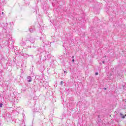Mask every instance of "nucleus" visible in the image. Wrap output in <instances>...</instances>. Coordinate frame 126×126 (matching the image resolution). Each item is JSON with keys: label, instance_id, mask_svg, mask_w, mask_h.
Here are the masks:
<instances>
[{"label": "nucleus", "instance_id": "obj_1", "mask_svg": "<svg viewBox=\"0 0 126 126\" xmlns=\"http://www.w3.org/2000/svg\"><path fill=\"white\" fill-rule=\"evenodd\" d=\"M43 36L40 37V40H42V42H43L44 45L41 47H39L38 48V52H40V56H42V54L44 53L45 52V47L44 46H45L46 44H45V41L44 40H45V38H46V35L43 34H42Z\"/></svg>", "mask_w": 126, "mask_h": 126}, {"label": "nucleus", "instance_id": "obj_2", "mask_svg": "<svg viewBox=\"0 0 126 126\" xmlns=\"http://www.w3.org/2000/svg\"><path fill=\"white\" fill-rule=\"evenodd\" d=\"M35 42V40H32V41L30 40H28L26 42H24L23 41H22L21 43V45H28V44H34V43Z\"/></svg>", "mask_w": 126, "mask_h": 126}, {"label": "nucleus", "instance_id": "obj_3", "mask_svg": "<svg viewBox=\"0 0 126 126\" xmlns=\"http://www.w3.org/2000/svg\"><path fill=\"white\" fill-rule=\"evenodd\" d=\"M49 55H47V53L46 52V51L45 52H43L42 54V56L40 55V58H42V57H44V59L43 60H44L45 61H46V60H48V56Z\"/></svg>", "mask_w": 126, "mask_h": 126}, {"label": "nucleus", "instance_id": "obj_4", "mask_svg": "<svg viewBox=\"0 0 126 126\" xmlns=\"http://www.w3.org/2000/svg\"><path fill=\"white\" fill-rule=\"evenodd\" d=\"M29 31L30 32H31V33H34V32L36 31V30L35 29V26H31V28L29 29Z\"/></svg>", "mask_w": 126, "mask_h": 126}, {"label": "nucleus", "instance_id": "obj_5", "mask_svg": "<svg viewBox=\"0 0 126 126\" xmlns=\"http://www.w3.org/2000/svg\"><path fill=\"white\" fill-rule=\"evenodd\" d=\"M27 80L28 82H32V78L30 76H28L27 77Z\"/></svg>", "mask_w": 126, "mask_h": 126}, {"label": "nucleus", "instance_id": "obj_6", "mask_svg": "<svg viewBox=\"0 0 126 126\" xmlns=\"http://www.w3.org/2000/svg\"><path fill=\"white\" fill-rule=\"evenodd\" d=\"M120 116L122 119H125L126 117V114L125 115H124L122 113H120Z\"/></svg>", "mask_w": 126, "mask_h": 126}, {"label": "nucleus", "instance_id": "obj_7", "mask_svg": "<svg viewBox=\"0 0 126 126\" xmlns=\"http://www.w3.org/2000/svg\"><path fill=\"white\" fill-rule=\"evenodd\" d=\"M2 103H0V108H2Z\"/></svg>", "mask_w": 126, "mask_h": 126}, {"label": "nucleus", "instance_id": "obj_8", "mask_svg": "<svg viewBox=\"0 0 126 126\" xmlns=\"http://www.w3.org/2000/svg\"><path fill=\"white\" fill-rule=\"evenodd\" d=\"M9 37L10 38H9V39H8V41H10V40H11V37L9 35Z\"/></svg>", "mask_w": 126, "mask_h": 126}, {"label": "nucleus", "instance_id": "obj_9", "mask_svg": "<svg viewBox=\"0 0 126 126\" xmlns=\"http://www.w3.org/2000/svg\"><path fill=\"white\" fill-rule=\"evenodd\" d=\"M95 75H98V72H95Z\"/></svg>", "mask_w": 126, "mask_h": 126}, {"label": "nucleus", "instance_id": "obj_10", "mask_svg": "<svg viewBox=\"0 0 126 126\" xmlns=\"http://www.w3.org/2000/svg\"><path fill=\"white\" fill-rule=\"evenodd\" d=\"M61 85H63V81H61Z\"/></svg>", "mask_w": 126, "mask_h": 126}, {"label": "nucleus", "instance_id": "obj_11", "mask_svg": "<svg viewBox=\"0 0 126 126\" xmlns=\"http://www.w3.org/2000/svg\"><path fill=\"white\" fill-rule=\"evenodd\" d=\"M64 73H67V72H66L65 71H64Z\"/></svg>", "mask_w": 126, "mask_h": 126}, {"label": "nucleus", "instance_id": "obj_12", "mask_svg": "<svg viewBox=\"0 0 126 126\" xmlns=\"http://www.w3.org/2000/svg\"><path fill=\"white\" fill-rule=\"evenodd\" d=\"M72 62H73V63H74V59H73V60H72Z\"/></svg>", "mask_w": 126, "mask_h": 126}, {"label": "nucleus", "instance_id": "obj_13", "mask_svg": "<svg viewBox=\"0 0 126 126\" xmlns=\"http://www.w3.org/2000/svg\"><path fill=\"white\" fill-rule=\"evenodd\" d=\"M102 63H105V61H103V62H102Z\"/></svg>", "mask_w": 126, "mask_h": 126}, {"label": "nucleus", "instance_id": "obj_14", "mask_svg": "<svg viewBox=\"0 0 126 126\" xmlns=\"http://www.w3.org/2000/svg\"><path fill=\"white\" fill-rule=\"evenodd\" d=\"M72 59H74V56H72Z\"/></svg>", "mask_w": 126, "mask_h": 126}, {"label": "nucleus", "instance_id": "obj_15", "mask_svg": "<svg viewBox=\"0 0 126 126\" xmlns=\"http://www.w3.org/2000/svg\"><path fill=\"white\" fill-rule=\"evenodd\" d=\"M3 14H4V13H3V12H2V14L3 15Z\"/></svg>", "mask_w": 126, "mask_h": 126}, {"label": "nucleus", "instance_id": "obj_16", "mask_svg": "<svg viewBox=\"0 0 126 126\" xmlns=\"http://www.w3.org/2000/svg\"><path fill=\"white\" fill-rule=\"evenodd\" d=\"M107 89L106 88H104V90H106Z\"/></svg>", "mask_w": 126, "mask_h": 126}, {"label": "nucleus", "instance_id": "obj_17", "mask_svg": "<svg viewBox=\"0 0 126 126\" xmlns=\"http://www.w3.org/2000/svg\"><path fill=\"white\" fill-rule=\"evenodd\" d=\"M32 58H33V56H32Z\"/></svg>", "mask_w": 126, "mask_h": 126}, {"label": "nucleus", "instance_id": "obj_18", "mask_svg": "<svg viewBox=\"0 0 126 126\" xmlns=\"http://www.w3.org/2000/svg\"><path fill=\"white\" fill-rule=\"evenodd\" d=\"M118 75H120V74L118 73Z\"/></svg>", "mask_w": 126, "mask_h": 126}]
</instances>
